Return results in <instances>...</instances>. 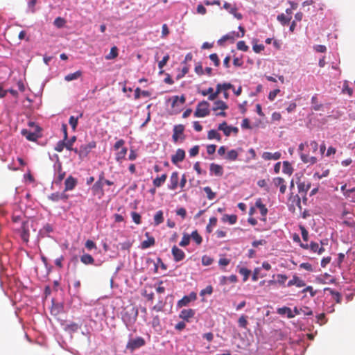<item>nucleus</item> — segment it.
I'll use <instances>...</instances> for the list:
<instances>
[{"label":"nucleus","mask_w":355,"mask_h":355,"mask_svg":"<svg viewBox=\"0 0 355 355\" xmlns=\"http://www.w3.org/2000/svg\"><path fill=\"white\" fill-rule=\"evenodd\" d=\"M346 187H347L346 184L343 185V186L341 187V190L343 191L344 195H345V196H347V197H349V194H350L351 193H353L354 191H355V188H353V189H347H347H346Z\"/></svg>","instance_id":"nucleus-59"},{"label":"nucleus","mask_w":355,"mask_h":355,"mask_svg":"<svg viewBox=\"0 0 355 355\" xmlns=\"http://www.w3.org/2000/svg\"><path fill=\"white\" fill-rule=\"evenodd\" d=\"M145 236L147 237V240L143 241L141 243V248L146 249L155 245V241L153 236H150L149 232H146Z\"/></svg>","instance_id":"nucleus-15"},{"label":"nucleus","mask_w":355,"mask_h":355,"mask_svg":"<svg viewBox=\"0 0 355 355\" xmlns=\"http://www.w3.org/2000/svg\"><path fill=\"white\" fill-rule=\"evenodd\" d=\"M184 126L182 124L176 125L173 128V141L174 143L178 142L179 139L181 141L185 139V135H184Z\"/></svg>","instance_id":"nucleus-6"},{"label":"nucleus","mask_w":355,"mask_h":355,"mask_svg":"<svg viewBox=\"0 0 355 355\" xmlns=\"http://www.w3.org/2000/svg\"><path fill=\"white\" fill-rule=\"evenodd\" d=\"M239 273L243 276V281L245 282L250 274V270L246 268H241L239 269Z\"/></svg>","instance_id":"nucleus-44"},{"label":"nucleus","mask_w":355,"mask_h":355,"mask_svg":"<svg viewBox=\"0 0 355 355\" xmlns=\"http://www.w3.org/2000/svg\"><path fill=\"white\" fill-rule=\"evenodd\" d=\"M288 279V277L284 274L277 275V283L282 286H285V283Z\"/></svg>","instance_id":"nucleus-37"},{"label":"nucleus","mask_w":355,"mask_h":355,"mask_svg":"<svg viewBox=\"0 0 355 355\" xmlns=\"http://www.w3.org/2000/svg\"><path fill=\"white\" fill-rule=\"evenodd\" d=\"M21 238L25 243H28L29 241L28 229L26 227V223H23L21 226Z\"/></svg>","instance_id":"nucleus-24"},{"label":"nucleus","mask_w":355,"mask_h":355,"mask_svg":"<svg viewBox=\"0 0 355 355\" xmlns=\"http://www.w3.org/2000/svg\"><path fill=\"white\" fill-rule=\"evenodd\" d=\"M272 184H274L275 187H279V192L282 194H284L286 192V184L284 178L281 177L274 178L272 179Z\"/></svg>","instance_id":"nucleus-10"},{"label":"nucleus","mask_w":355,"mask_h":355,"mask_svg":"<svg viewBox=\"0 0 355 355\" xmlns=\"http://www.w3.org/2000/svg\"><path fill=\"white\" fill-rule=\"evenodd\" d=\"M78 117H74L73 116H71L69 120V123L73 130H76L78 125Z\"/></svg>","instance_id":"nucleus-49"},{"label":"nucleus","mask_w":355,"mask_h":355,"mask_svg":"<svg viewBox=\"0 0 355 355\" xmlns=\"http://www.w3.org/2000/svg\"><path fill=\"white\" fill-rule=\"evenodd\" d=\"M172 99H173V102H172L171 105L173 107H174L177 105L178 102H180V104L182 105L185 103V101H186V98L183 95L181 96L180 97H179L178 96H173Z\"/></svg>","instance_id":"nucleus-36"},{"label":"nucleus","mask_w":355,"mask_h":355,"mask_svg":"<svg viewBox=\"0 0 355 355\" xmlns=\"http://www.w3.org/2000/svg\"><path fill=\"white\" fill-rule=\"evenodd\" d=\"M96 145L95 141H91L86 145H82L79 148L78 155L80 157L87 156L93 148H96Z\"/></svg>","instance_id":"nucleus-7"},{"label":"nucleus","mask_w":355,"mask_h":355,"mask_svg":"<svg viewBox=\"0 0 355 355\" xmlns=\"http://www.w3.org/2000/svg\"><path fill=\"white\" fill-rule=\"evenodd\" d=\"M195 313V310L192 309H182L179 314V317L184 321L189 322L191 319L194 317Z\"/></svg>","instance_id":"nucleus-9"},{"label":"nucleus","mask_w":355,"mask_h":355,"mask_svg":"<svg viewBox=\"0 0 355 355\" xmlns=\"http://www.w3.org/2000/svg\"><path fill=\"white\" fill-rule=\"evenodd\" d=\"M213 263V259L208 256H203L202 257V263L204 266H209Z\"/></svg>","instance_id":"nucleus-54"},{"label":"nucleus","mask_w":355,"mask_h":355,"mask_svg":"<svg viewBox=\"0 0 355 355\" xmlns=\"http://www.w3.org/2000/svg\"><path fill=\"white\" fill-rule=\"evenodd\" d=\"M238 155V152L236 150H231L227 153L226 159L230 161H235L237 159Z\"/></svg>","instance_id":"nucleus-39"},{"label":"nucleus","mask_w":355,"mask_h":355,"mask_svg":"<svg viewBox=\"0 0 355 355\" xmlns=\"http://www.w3.org/2000/svg\"><path fill=\"white\" fill-rule=\"evenodd\" d=\"M85 247L89 250H91L92 249L96 248V243L92 241V240H87L85 242Z\"/></svg>","instance_id":"nucleus-60"},{"label":"nucleus","mask_w":355,"mask_h":355,"mask_svg":"<svg viewBox=\"0 0 355 355\" xmlns=\"http://www.w3.org/2000/svg\"><path fill=\"white\" fill-rule=\"evenodd\" d=\"M207 138L209 139H216L220 141L221 140L220 135L216 130H210L207 134Z\"/></svg>","instance_id":"nucleus-29"},{"label":"nucleus","mask_w":355,"mask_h":355,"mask_svg":"<svg viewBox=\"0 0 355 355\" xmlns=\"http://www.w3.org/2000/svg\"><path fill=\"white\" fill-rule=\"evenodd\" d=\"M234 89V85H232L231 83H225L223 84L218 83L216 85V92H214V94H211V95H209L208 96V99L210 101H214L218 97V94L220 92H227L228 89Z\"/></svg>","instance_id":"nucleus-4"},{"label":"nucleus","mask_w":355,"mask_h":355,"mask_svg":"<svg viewBox=\"0 0 355 355\" xmlns=\"http://www.w3.org/2000/svg\"><path fill=\"white\" fill-rule=\"evenodd\" d=\"M213 292V288L211 286H207L205 289L200 291V295H204L205 294L211 295Z\"/></svg>","instance_id":"nucleus-64"},{"label":"nucleus","mask_w":355,"mask_h":355,"mask_svg":"<svg viewBox=\"0 0 355 355\" xmlns=\"http://www.w3.org/2000/svg\"><path fill=\"white\" fill-rule=\"evenodd\" d=\"M239 326L240 327L245 329L247 327V325L248 324L247 320V317L245 315H241L238 320Z\"/></svg>","instance_id":"nucleus-42"},{"label":"nucleus","mask_w":355,"mask_h":355,"mask_svg":"<svg viewBox=\"0 0 355 355\" xmlns=\"http://www.w3.org/2000/svg\"><path fill=\"white\" fill-rule=\"evenodd\" d=\"M21 134L24 135L28 140L31 141H35L39 137V135L36 132H32L28 131L26 129H24L21 130Z\"/></svg>","instance_id":"nucleus-19"},{"label":"nucleus","mask_w":355,"mask_h":355,"mask_svg":"<svg viewBox=\"0 0 355 355\" xmlns=\"http://www.w3.org/2000/svg\"><path fill=\"white\" fill-rule=\"evenodd\" d=\"M342 92L343 94H348L349 96H352L353 90L351 87H349V83L347 80H345L343 82Z\"/></svg>","instance_id":"nucleus-33"},{"label":"nucleus","mask_w":355,"mask_h":355,"mask_svg":"<svg viewBox=\"0 0 355 355\" xmlns=\"http://www.w3.org/2000/svg\"><path fill=\"white\" fill-rule=\"evenodd\" d=\"M209 104L208 102L203 101L197 105L194 115L196 117H205L209 114Z\"/></svg>","instance_id":"nucleus-2"},{"label":"nucleus","mask_w":355,"mask_h":355,"mask_svg":"<svg viewBox=\"0 0 355 355\" xmlns=\"http://www.w3.org/2000/svg\"><path fill=\"white\" fill-rule=\"evenodd\" d=\"M230 13L233 15L238 19H241L243 18L242 14L237 12V8L235 5H234L233 8L230 9Z\"/></svg>","instance_id":"nucleus-47"},{"label":"nucleus","mask_w":355,"mask_h":355,"mask_svg":"<svg viewBox=\"0 0 355 355\" xmlns=\"http://www.w3.org/2000/svg\"><path fill=\"white\" fill-rule=\"evenodd\" d=\"M210 60L214 62L216 67H218L220 64V60L216 53H212L209 55Z\"/></svg>","instance_id":"nucleus-53"},{"label":"nucleus","mask_w":355,"mask_h":355,"mask_svg":"<svg viewBox=\"0 0 355 355\" xmlns=\"http://www.w3.org/2000/svg\"><path fill=\"white\" fill-rule=\"evenodd\" d=\"M118 51V48L116 46H112L110 53L105 55V59L109 60L116 58L119 55Z\"/></svg>","instance_id":"nucleus-28"},{"label":"nucleus","mask_w":355,"mask_h":355,"mask_svg":"<svg viewBox=\"0 0 355 355\" xmlns=\"http://www.w3.org/2000/svg\"><path fill=\"white\" fill-rule=\"evenodd\" d=\"M293 172L291 164L288 161L283 162V173L291 175Z\"/></svg>","instance_id":"nucleus-30"},{"label":"nucleus","mask_w":355,"mask_h":355,"mask_svg":"<svg viewBox=\"0 0 355 355\" xmlns=\"http://www.w3.org/2000/svg\"><path fill=\"white\" fill-rule=\"evenodd\" d=\"M185 158V151L183 149L178 148L175 154L172 155L171 162L174 164H178V163L182 162Z\"/></svg>","instance_id":"nucleus-12"},{"label":"nucleus","mask_w":355,"mask_h":355,"mask_svg":"<svg viewBox=\"0 0 355 355\" xmlns=\"http://www.w3.org/2000/svg\"><path fill=\"white\" fill-rule=\"evenodd\" d=\"M298 190L300 193H306L311 187V184H306L305 182H299L297 184Z\"/></svg>","instance_id":"nucleus-31"},{"label":"nucleus","mask_w":355,"mask_h":355,"mask_svg":"<svg viewBox=\"0 0 355 355\" xmlns=\"http://www.w3.org/2000/svg\"><path fill=\"white\" fill-rule=\"evenodd\" d=\"M194 70L195 72L199 76H202L204 74V70L200 63H198V64L196 65Z\"/></svg>","instance_id":"nucleus-62"},{"label":"nucleus","mask_w":355,"mask_h":355,"mask_svg":"<svg viewBox=\"0 0 355 355\" xmlns=\"http://www.w3.org/2000/svg\"><path fill=\"white\" fill-rule=\"evenodd\" d=\"M295 286L298 288L304 287L306 286V283L304 280L300 279L296 275L293 276V278L288 282L287 286L291 287Z\"/></svg>","instance_id":"nucleus-13"},{"label":"nucleus","mask_w":355,"mask_h":355,"mask_svg":"<svg viewBox=\"0 0 355 355\" xmlns=\"http://www.w3.org/2000/svg\"><path fill=\"white\" fill-rule=\"evenodd\" d=\"M199 146L196 145V146H194L193 148H191L190 150H189V155L191 157H195L196 156L198 153H199Z\"/></svg>","instance_id":"nucleus-56"},{"label":"nucleus","mask_w":355,"mask_h":355,"mask_svg":"<svg viewBox=\"0 0 355 355\" xmlns=\"http://www.w3.org/2000/svg\"><path fill=\"white\" fill-rule=\"evenodd\" d=\"M189 67L187 66H185L182 69V71L181 73H180L179 74H178L177 77H176V79L177 80H179L182 78H183L187 73H188L189 72Z\"/></svg>","instance_id":"nucleus-57"},{"label":"nucleus","mask_w":355,"mask_h":355,"mask_svg":"<svg viewBox=\"0 0 355 355\" xmlns=\"http://www.w3.org/2000/svg\"><path fill=\"white\" fill-rule=\"evenodd\" d=\"M146 345V341L142 337H137L134 339H130L126 345V349L130 352L140 348Z\"/></svg>","instance_id":"nucleus-3"},{"label":"nucleus","mask_w":355,"mask_h":355,"mask_svg":"<svg viewBox=\"0 0 355 355\" xmlns=\"http://www.w3.org/2000/svg\"><path fill=\"white\" fill-rule=\"evenodd\" d=\"M282 154L280 152H275L274 153L270 152H264L262 154V158L265 160H277L281 158Z\"/></svg>","instance_id":"nucleus-18"},{"label":"nucleus","mask_w":355,"mask_h":355,"mask_svg":"<svg viewBox=\"0 0 355 355\" xmlns=\"http://www.w3.org/2000/svg\"><path fill=\"white\" fill-rule=\"evenodd\" d=\"M80 261L84 264H93L94 263V259L92 255L89 254H85L80 257Z\"/></svg>","instance_id":"nucleus-26"},{"label":"nucleus","mask_w":355,"mask_h":355,"mask_svg":"<svg viewBox=\"0 0 355 355\" xmlns=\"http://www.w3.org/2000/svg\"><path fill=\"white\" fill-rule=\"evenodd\" d=\"M197 298V295L194 292H191L189 295L184 296L181 300L178 302V306L182 307L188 305L191 302L195 301Z\"/></svg>","instance_id":"nucleus-8"},{"label":"nucleus","mask_w":355,"mask_h":355,"mask_svg":"<svg viewBox=\"0 0 355 355\" xmlns=\"http://www.w3.org/2000/svg\"><path fill=\"white\" fill-rule=\"evenodd\" d=\"M103 177L100 176L99 180L98 181H96L93 186V189L94 191L103 189Z\"/></svg>","instance_id":"nucleus-40"},{"label":"nucleus","mask_w":355,"mask_h":355,"mask_svg":"<svg viewBox=\"0 0 355 355\" xmlns=\"http://www.w3.org/2000/svg\"><path fill=\"white\" fill-rule=\"evenodd\" d=\"M301 313H303L305 315H312L313 311L307 306H304L300 308Z\"/></svg>","instance_id":"nucleus-63"},{"label":"nucleus","mask_w":355,"mask_h":355,"mask_svg":"<svg viewBox=\"0 0 355 355\" xmlns=\"http://www.w3.org/2000/svg\"><path fill=\"white\" fill-rule=\"evenodd\" d=\"M309 247L313 252L318 253V254H322L325 250L322 246H320L318 243L313 241L311 242Z\"/></svg>","instance_id":"nucleus-20"},{"label":"nucleus","mask_w":355,"mask_h":355,"mask_svg":"<svg viewBox=\"0 0 355 355\" xmlns=\"http://www.w3.org/2000/svg\"><path fill=\"white\" fill-rule=\"evenodd\" d=\"M277 313L280 315L286 314L288 318H293L295 316V314L293 313V311L290 308L286 306L279 308L277 309Z\"/></svg>","instance_id":"nucleus-21"},{"label":"nucleus","mask_w":355,"mask_h":355,"mask_svg":"<svg viewBox=\"0 0 355 355\" xmlns=\"http://www.w3.org/2000/svg\"><path fill=\"white\" fill-rule=\"evenodd\" d=\"M302 293L309 292L311 297H314L316 295V291L313 290L311 286H306L302 291Z\"/></svg>","instance_id":"nucleus-55"},{"label":"nucleus","mask_w":355,"mask_h":355,"mask_svg":"<svg viewBox=\"0 0 355 355\" xmlns=\"http://www.w3.org/2000/svg\"><path fill=\"white\" fill-rule=\"evenodd\" d=\"M259 211L261 214L260 220L263 221L266 220V215L268 214V209L266 205L263 203L261 198L257 199L254 206L251 207L249 211L250 216L254 214L257 211Z\"/></svg>","instance_id":"nucleus-1"},{"label":"nucleus","mask_w":355,"mask_h":355,"mask_svg":"<svg viewBox=\"0 0 355 355\" xmlns=\"http://www.w3.org/2000/svg\"><path fill=\"white\" fill-rule=\"evenodd\" d=\"M190 242V236L189 234H184L182 241L180 242V245L182 247H186L189 244Z\"/></svg>","instance_id":"nucleus-43"},{"label":"nucleus","mask_w":355,"mask_h":355,"mask_svg":"<svg viewBox=\"0 0 355 355\" xmlns=\"http://www.w3.org/2000/svg\"><path fill=\"white\" fill-rule=\"evenodd\" d=\"M171 252L173 257V259L176 262H179L183 260L185 257V253L183 250L178 248L176 245L172 248Z\"/></svg>","instance_id":"nucleus-11"},{"label":"nucleus","mask_w":355,"mask_h":355,"mask_svg":"<svg viewBox=\"0 0 355 355\" xmlns=\"http://www.w3.org/2000/svg\"><path fill=\"white\" fill-rule=\"evenodd\" d=\"M76 136H73L69 140H68L67 142L65 141V148L67 150H72V146L73 145V143L76 141Z\"/></svg>","instance_id":"nucleus-51"},{"label":"nucleus","mask_w":355,"mask_h":355,"mask_svg":"<svg viewBox=\"0 0 355 355\" xmlns=\"http://www.w3.org/2000/svg\"><path fill=\"white\" fill-rule=\"evenodd\" d=\"M306 144V143H305V144L301 143L299 145L298 150L300 152L301 160L305 164H314L318 162L317 158L314 156H309L308 154L302 153Z\"/></svg>","instance_id":"nucleus-5"},{"label":"nucleus","mask_w":355,"mask_h":355,"mask_svg":"<svg viewBox=\"0 0 355 355\" xmlns=\"http://www.w3.org/2000/svg\"><path fill=\"white\" fill-rule=\"evenodd\" d=\"M209 170L211 174H214L216 176H222L223 174V167L217 164L211 163L209 166Z\"/></svg>","instance_id":"nucleus-16"},{"label":"nucleus","mask_w":355,"mask_h":355,"mask_svg":"<svg viewBox=\"0 0 355 355\" xmlns=\"http://www.w3.org/2000/svg\"><path fill=\"white\" fill-rule=\"evenodd\" d=\"M80 326L79 324H78L77 323L71 322V323L66 325V327H64V330L73 333V332H76L78 330V329L80 328Z\"/></svg>","instance_id":"nucleus-32"},{"label":"nucleus","mask_w":355,"mask_h":355,"mask_svg":"<svg viewBox=\"0 0 355 355\" xmlns=\"http://www.w3.org/2000/svg\"><path fill=\"white\" fill-rule=\"evenodd\" d=\"M229 40H231L232 41L234 40V33L223 35L220 39L218 40V44L219 45H222L225 42Z\"/></svg>","instance_id":"nucleus-35"},{"label":"nucleus","mask_w":355,"mask_h":355,"mask_svg":"<svg viewBox=\"0 0 355 355\" xmlns=\"http://www.w3.org/2000/svg\"><path fill=\"white\" fill-rule=\"evenodd\" d=\"M82 76V71H77L72 73H69L64 77V80L66 81H71L73 80H76Z\"/></svg>","instance_id":"nucleus-27"},{"label":"nucleus","mask_w":355,"mask_h":355,"mask_svg":"<svg viewBox=\"0 0 355 355\" xmlns=\"http://www.w3.org/2000/svg\"><path fill=\"white\" fill-rule=\"evenodd\" d=\"M236 47L239 50L246 52L248 51L249 47L246 45L244 41H239L237 42Z\"/></svg>","instance_id":"nucleus-46"},{"label":"nucleus","mask_w":355,"mask_h":355,"mask_svg":"<svg viewBox=\"0 0 355 355\" xmlns=\"http://www.w3.org/2000/svg\"><path fill=\"white\" fill-rule=\"evenodd\" d=\"M65 141L66 140L64 139L62 141H59L55 147V150L59 153L62 152L64 148H65Z\"/></svg>","instance_id":"nucleus-48"},{"label":"nucleus","mask_w":355,"mask_h":355,"mask_svg":"<svg viewBox=\"0 0 355 355\" xmlns=\"http://www.w3.org/2000/svg\"><path fill=\"white\" fill-rule=\"evenodd\" d=\"M279 92L280 90L279 89H276L271 91L268 95L269 100L273 101L276 98L277 95L279 93Z\"/></svg>","instance_id":"nucleus-61"},{"label":"nucleus","mask_w":355,"mask_h":355,"mask_svg":"<svg viewBox=\"0 0 355 355\" xmlns=\"http://www.w3.org/2000/svg\"><path fill=\"white\" fill-rule=\"evenodd\" d=\"M291 19V17H286L284 14H281L277 16V20L283 25H287Z\"/></svg>","instance_id":"nucleus-34"},{"label":"nucleus","mask_w":355,"mask_h":355,"mask_svg":"<svg viewBox=\"0 0 355 355\" xmlns=\"http://www.w3.org/2000/svg\"><path fill=\"white\" fill-rule=\"evenodd\" d=\"M163 218H164L162 211L159 210L157 211L154 216L155 222H162L163 220Z\"/></svg>","instance_id":"nucleus-58"},{"label":"nucleus","mask_w":355,"mask_h":355,"mask_svg":"<svg viewBox=\"0 0 355 355\" xmlns=\"http://www.w3.org/2000/svg\"><path fill=\"white\" fill-rule=\"evenodd\" d=\"M192 239L196 243V244L198 245H200L201 244L202 241V237L198 233V232L196 230L195 231H193L191 236H190V239Z\"/></svg>","instance_id":"nucleus-38"},{"label":"nucleus","mask_w":355,"mask_h":355,"mask_svg":"<svg viewBox=\"0 0 355 355\" xmlns=\"http://www.w3.org/2000/svg\"><path fill=\"white\" fill-rule=\"evenodd\" d=\"M127 152V148L123 147L118 153H116L115 157L116 161L119 163H122L123 160L125 159Z\"/></svg>","instance_id":"nucleus-22"},{"label":"nucleus","mask_w":355,"mask_h":355,"mask_svg":"<svg viewBox=\"0 0 355 355\" xmlns=\"http://www.w3.org/2000/svg\"><path fill=\"white\" fill-rule=\"evenodd\" d=\"M179 182V173L177 171H174L171 173L170 177V184L168 185V188L170 190H175L178 188Z\"/></svg>","instance_id":"nucleus-14"},{"label":"nucleus","mask_w":355,"mask_h":355,"mask_svg":"<svg viewBox=\"0 0 355 355\" xmlns=\"http://www.w3.org/2000/svg\"><path fill=\"white\" fill-rule=\"evenodd\" d=\"M77 184V180L71 175L69 176L64 182V191H71L75 188Z\"/></svg>","instance_id":"nucleus-17"},{"label":"nucleus","mask_w":355,"mask_h":355,"mask_svg":"<svg viewBox=\"0 0 355 355\" xmlns=\"http://www.w3.org/2000/svg\"><path fill=\"white\" fill-rule=\"evenodd\" d=\"M167 175L166 173L162 174L160 177H157L153 180V185L155 187H160L166 181Z\"/></svg>","instance_id":"nucleus-23"},{"label":"nucleus","mask_w":355,"mask_h":355,"mask_svg":"<svg viewBox=\"0 0 355 355\" xmlns=\"http://www.w3.org/2000/svg\"><path fill=\"white\" fill-rule=\"evenodd\" d=\"M204 191L206 193L208 199L213 200L216 197V193L212 191L209 187H205Z\"/></svg>","instance_id":"nucleus-45"},{"label":"nucleus","mask_w":355,"mask_h":355,"mask_svg":"<svg viewBox=\"0 0 355 355\" xmlns=\"http://www.w3.org/2000/svg\"><path fill=\"white\" fill-rule=\"evenodd\" d=\"M228 108L227 105L223 102V101L218 100L214 102V106L213 107V110L216 111L218 110H225Z\"/></svg>","instance_id":"nucleus-25"},{"label":"nucleus","mask_w":355,"mask_h":355,"mask_svg":"<svg viewBox=\"0 0 355 355\" xmlns=\"http://www.w3.org/2000/svg\"><path fill=\"white\" fill-rule=\"evenodd\" d=\"M58 178H57V181L56 182L57 183H60L62 180L64 179V176H65V172L62 171V166L61 164H60L58 165Z\"/></svg>","instance_id":"nucleus-41"},{"label":"nucleus","mask_w":355,"mask_h":355,"mask_svg":"<svg viewBox=\"0 0 355 355\" xmlns=\"http://www.w3.org/2000/svg\"><path fill=\"white\" fill-rule=\"evenodd\" d=\"M169 58H170V57H169L168 54H166V55H164V58H162V60L159 62L158 67L160 69H162V68L166 64V63L168 61Z\"/></svg>","instance_id":"nucleus-52"},{"label":"nucleus","mask_w":355,"mask_h":355,"mask_svg":"<svg viewBox=\"0 0 355 355\" xmlns=\"http://www.w3.org/2000/svg\"><path fill=\"white\" fill-rule=\"evenodd\" d=\"M53 24L56 27L62 28L65 24V20L63 18L58 17L54 20Z\"/></svg>","instance_id":"nucleus-50"}]
</instances>
